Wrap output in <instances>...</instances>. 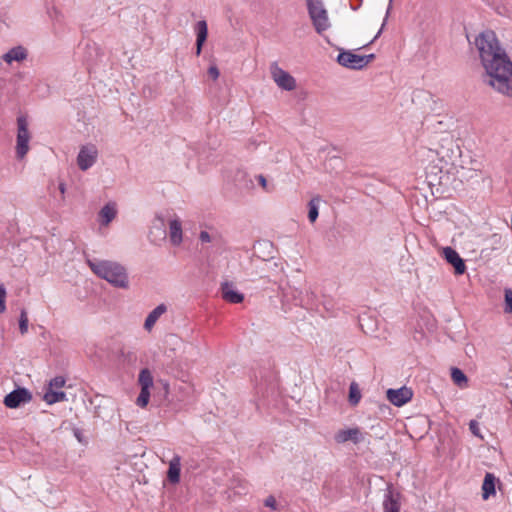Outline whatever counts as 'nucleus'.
I'll return each instance as SVG.
<instances>
[{
    "mask_svg": "<svg viewBox=\"0 0 512 512\" xmlns=\"http://www.w3.org/2000/svg\"><path fill=\"white\" fill-rule=\"evenodd\" d=\"M485 70L484 82L498 93L512 98V61L492 30L479 33L474 40Z\"/></svg>",
    "mask_w": 512,
    "mask_h": 512,
    "instance_id": "nucleus-1",
    "label": "nucleus"
},
{
    "mask_svg": "<svg viewBox=\"0 0 512 512\" xmlns=\"http://www.w3.org/2000/svg\"><path fill=\"white\" fill-rule=\"evenodd\" d=\"M90 269L98 277L118 288H128L129 280L126 269L118 262L93 259L87 261Z\"/></svg>",
    "mask_w": 512,
    "mask_h": 512,
    "instance_id": "nucleus-2",
    "label": "nucleus"
},
{
    "mask_svg": "<svg viewBox=\"0 0 512 512\" xmlns=\"http://www.w3.org/2000/svg\"><path fill=\"white\" fill-rule=\"evenodd\" d=\"M459 152V147L451 135H443L437 142L435 148H429L425 151L427 158L437 156L440 162H451Z\"/></svg>",
    "mask_w": 512,
    "mask_h": 512,
    "instance_id": "nucleus-3",
    "label": "nucleus"
},
{
    "mask_svg": "<svg viewBox=\"0 0 512 512\" xmlns=\"http://www.w3.org/2000/svg\"><path fill=\"white\" fill-rule=\"evenodd\" d=\"M309 16L317 33L322 34L330 27L327 10L322 0H306Z\"/></svg>",
    "mask_w": 512,
    "mask_h": 512,
    "instance_id": "nucleus-4",
    "label": "nucleus"
},
{
    "mask_svg": "<svg viewBox=\"0 0 512 512\" xmlns=\"http://www.w3.org/2000/svg\"><path fill=\"white\" fill-rule=\"evenodd\" d=\"M31 133L29 131V123L26 116L21 115L17 118V136H16V156L23 159L29 152V142Z\"/></svg>",
    "mask_w": 512,
    "mask_h": 512,
    "instance_id": "nucleus-5",
    "label": "nucleus"
},
{
    "mask_svg": "<svg viewBox=\"0 0 512 512\" xmlns=\"http://www.w3.org/2000/svg\"><path fill=\"white\" fill-rule=\"evenodd\" d=\"M270 75L278 88L285 91H293L296 88V79L287 71L282 69L278 63L270 65Z\"/></svg>",
    "mask_w": 512,
    "mask_h": 512,
    "instance_id": "nucleus-6",
    "label": "nucleus"
},
{
    "mask_svg": "<svg viewBox=\"0 0 512 512\" xmlns=\"http://www.w3.org/2000/svg\"><path fill=\"white\" fill-rule=\"evenodd\" d=\"M374 58L373 54L370 55H357L351 51H344L339 53L337 61L340 65L350 69H362Z\"/></svg>",
    "mask_w": 512,
    "mask_h": 512,
    "instance_id": "nucleus-7",
    "label": "nucleus"
},
{
    "mask_svg": "<svg viewBox=\"0 0 512 512\" xmlns=\"http://www.w3.org/2000/svg\"><path fill=\"white\" fill-rule=\"evenodd\" d=\"M65 379L62 376H57L51 379L49 387L44 394V401L51 405L57 402L66 400V394L60 389L65 385Z\"/></svg>",
    "mask_w": 512,
    "mask_h": 512,
    "instance_id": "nucleus-8",
    "label": "nucleus"
},
{
    "mask_svg": "<svg viewBox=\"0 0 512 512\" xmlns=\"http://www.w3.org/2000/svg\"><path fill=\"white\" fill-rule=\"evenodd\" d=\"M98 149L93 144L83 145L77 155V165L80 170L87 171L97 161Z\"/></svg>",
    "mask_w": 512,
    "mask_h": 512,
    "instance_id": "nucleus-9",
    "label": "nucleus"
},
{
    "mask_svg": "<svg viewBox=\"0 0 512 512\" xmlns=\"http://www.w3.org/2000/svg\"><path fill=\"white\" fill-rule=\"evenodd\" d=\"M441 256L454 268L455 275H463L466 272V265L459 253L452 247H443Z\"/></svg>",
    "mask_w": 512,
    "mask_h": 512,
    "instance_id": "nucleus-10",
    "label": "nucleus"
},
{
    "mask_svg": "<svg viewBox=\"0 0 512 512\" xmlns=\"http://www.w3.org/2000/svg\"><path fill=\"white\" fill-rule=\"evenodd\" d=\"M31 399L32 395L26 388H18L7 394L3 403L6 407L15 409L22 404L30 402Z\"/></svg>",
    "mask_w": 512,
    "mask_h": 512,
    "instance_id": "nucleus-11",
    "label": "nucleus"
},
{
    "mask_svg": "<svg viewBox=\"0 0 512 512\" xmlns=\"http://www.w3.org/2000/svg\"><path fill=\"white\" fill-rule=\"evenodd\" d=\"M386 397L391 404L401 407L412 399L413 392L410 388L403 386L398 389H388Z\"/></svg>",
    "mask_w": 512,
    "mask_h": 512,
    "instance_id": "nucleus-12",
    "label": "nucleus"
},
{
    "mask_svg": "<svg viewBox=\"0 0 512 512\" xmlns=\"http://www.w3.org/2000/svg\"><path fill=\"white\" fill-rule=\"evenodd\" d=\"M334 440L339 444L348 441L358 444L364 440V434L358 427L341 429L335 433Z\"/></svg>",
    "mask_w": 512,
    "mask_h": 512,
    "instance_id": "nucleus-13",
    "label": "nucleus"
},
{
    "mask_svg": "<svg viewBox=\"0 0 512 512\" xmlns=\"http://www.w3.org/2000/svg\"><path fill=\"white\" fill-rule=\"evenodd\" d=\"M400 494L396 492L391 484L387 486L383 498L384 512H399L400 511Z\"/></svg>",
    "mask_w": 512,
    "mask_h": 512,
    "instance_id": "nucleus-14",
    "label": "nucleus"
},
{
    "mask_svg": "<svg viewBox=\"0 0 512 512\" xmlns=\"http://www.w3.org/2000/svg\"><path fill=\"white\" fill-rule=\"evenodd\" d=\"M222 298L229 303L237 304L244 300V295L240 293L235 285L230 282H224L221 285Z\"/></svg>",
    "mask_w": 512,
    "mask_h": 512,
    "instance_id": "nucleus-15",
    "label": "nucleus"
},
{
    "mask_svg": "<svg viewBox=\"0 0 512 512\" xmlns=\"http://www.w3.org/2000/svg\"><path fill=\"white\" fill-rule=\"evenodd\" d=\"M169 239L173 246H179L183 241L182 222L178 217L169 221Z\"/></svg>",
    "mask_w": 512,
    "mask_h": 512,
    "instance_id": "nucleus-16",
    "label": "nucleus"
},
{
    "mask_svg": "<svg viewBox=\"0 0 512 512\" xmlns=\"http://www.w3.org/2000/svg\"><path fill=\"white\" fill-rule=\"evenodd\" d=\"M117 215V205L114 202H109L104 205L99 212V222L103 226H108Z\"/></svg>",
    "mask_w": 512,
    "mask_h": 512,
    "instance_id": "nucleus-17",
    "label": "nucleus"
},
{
    "mask_svg": "<svg viewBox=\"0 0 512 512\" xmlns=\"http://www.w3.org/2000/svg\"><path fill=\"white\" fill-rule=\"evenodd\" d=\"M27 50L22 46H16L8 50L5 54L2 55V60L7 64H12L13 62H22L27 58Z\"/></svg>",
    "mask_w": 512,
    "mask_h": 512,
    "instance_id": "nucleus-18",
    "label": "nucleus"
},
{
    "mask_svg": "<svg viewBox=\"0 0 512 512\" xmlns=\"http://www.w3.org/2000/svg\"><path fill=\"white\" fill-rule=\"evenodd\" d=\"M195 33H196V54L200 55L202 51L203 44L205 43L208 35V26L205 20H200L195 25Z\"/></svg>",
    "mask_w": 512,
    "mask_h": 512,
    "instance_id": "nucleus-19",
    "label": "nucleus"
},
{
    "mask_svg": "<svg viewBox=\"0 0 512 512\" xmlns=\"http://www.w3.org/2000/svg\"><path fill=\"white\" fill-rule=\"evenodd\" d=\"M498 479L492 473H486L482 483V498L488 500L491 496L496 493V482Z\"/></svg>",
    "mask_w": 512,
    "mask_h": 512,
    "instance_id": "nucleus-20",
    "label": "nucleus"
},
{
    "mask_svg": "<svg viewBox=\"0 0 512 512\" xmlns=\"http://www.w3.org/2000/svg\"><path fill=\"white\" fill-rule=\"evenodd\" d=\"M167 311V306L165 304H160L156 308H154L146 317L144 322V328L147 331H151L158 319L165 314Z\"/></svg>",
    "mask_w": 512,
    "mask_h": 512,
    "instance_id": "nucleus-21",
    "label": "nucleus"
},
{
    "mask_svg": "<svg viewBox=\"0 0 512 512\" xmlns=\"http://www.w3.org/2000/svg\"><path fill=\"white\" fill-rule=\"evenodd\" d=\"M180 471H181V458L176 455L172 458V460L169 463V469L167 472L168 480L176 484L180 480Z\"/></svg>",
    "mask_w": 512,
    "mask_h": 512,
    "instance_id": "nucleus-22",
    "label": "nucleus"
},
{
    "mask_svg": "<svg viewBox=\"0 0 512 512\" xmlns=\"http://www.w3.org/2000/svg\"><path fill=\"white\" fill-rule=\"evenodd\" d=\"M138 381L141 385V389L143 390H150V388L153 386V377L148 369H142L140 371Z\"/></svg>",
    "mask_w": 512,
    "mask_h": 512,
    "instance_id": "nucleus-23",
    "label": "nucleus"
},
{
    "mask_svg": "<svg viewBox=\"0 0 512 512\" xmlns=\"http://www.w3.org/2000/svg\"><path fill=\"white\" fill-rule=\"evenodd\" d=\"M451 378L453 382L461 388L467 387L468 385V379L466 375L459 368L451 369Z\"/></svg>",
    "mask_w": 512,
    "mask_h": 512,
    "instance_id": "nucleus-24",
    "label": "nucleus"
},
{
    "mask_svg": "<svg viewBox=\"0 0 512 512\" xmlns=\"http://www.w3.org/2000/svg\"><path fill=\"white\" fill-rule=\"evenodd\" d=\"M316 300V295L314 291L309 287L305 289V293H303V297L299 299L298 305L301 307H309L314 304Z\"/></svg>",
    "mask_w": 512,
    "mask_h": 512,
    "instance_id": "nucleus-25",
    "label": "nucleus"
},
{
    "mask_svg": "<svg viewBox=\"0 0 512 512\" xmlns=\"http://www.w3.org/2000/svg\"><path fill=\"white\" fill-rule=\"evenodd\" d=\"M319 201H320V199L318 197H316V198L311 199L308 203V207H309L308 219L311 223H314L318 218Z\"/></svg>",
    "mask_w": 512,
    "mask_h": 512,
    "instance_id": "nucleus-26",
    "label": "nucleus"
},
{
    "mask_svg": "<svg viewBox=\"0 0 512 512\" xmlns=\"http://www.w3.org/2000/svg\"><path fill=\"white\" fill-rule=\"evenodd\" d=\"M28 314L25 309H21L20 311V317H19V330L22 335L26 334L28 332Z\"/></svg>",
    "mask_w": 512,
    "mask_h": 512,
    "instance_id": "nucleus-27",
    "label": "nucleus"
},
{
    "mask_svg": "<svg viewBox=\"0 0 512 512\" xmlns=\"http://www.w3.org/2000/svg\"><path fill=\"white\" fill-rule=\"evenodd\" d=\"M360 398H361V394H360L359 389L357 388V385L352 383L350 385V389H349V401H350V403L352 405H356L360 401Z\"/></svg>",
    "mask_w": 512,
    "mask_h": 512,
    "instance_id": "nucleus-28",
    "label": "nucleus"
},
{
    "mask_svg": "<svg viewBox=\"0 0 512 512\" xmlns=\"http://www.w3.org/2000/svg\"><path fill=\"white\" fill-rule=\"evenodd\" d=\"M150 399V390L141 389L137 397L136 404L142 408L146 407Z\"/></svg>",
    "mask_w": 512,
    "mask_h": 512,
    "instance_id": "nucleus-29",
    "label": "nucleus"
},
{
    "mask_svg": "<svg viewBox=\"0 0 512 512\" xmlns=\"http://www.w3.org/2000/svg\"><path fill=\"white\" fill-rule=\"evenodd\" d=\"M505 297V309L504 311L508 314L512 313V290L511 289H505L504 292Z\"/></svg>",
    "mask_w": 512,
    "mask_h": 512,
    "instance_id": "nucleus-30",
    "label": "nucleus"
},
{
    "mask_svg": "<svg viewBox=\"0 0 512 512\" xmlns=\"http://www.w3.org/2000/svg\"><path fill=\"white\" fill-rule=\"evenodd\" d=\"M469 429L471 431V433L480 438V439H483V436L481 435L480 433V428H479V424L476 420H471L470 423H469Z\"/></svg>",
    "mask_w": 512,
    "mask_h": 512,
    "instance_id": "nucleus-31",
    "label": "nucleus"
},
{
    "mask_svg": "<svg viewBox=\"0 0 512 512\" xmlns=\"http://www.w3.org/2000/svg\"><path fill=\"white\" fill-rule=\"evenodd\" d=\"M153 229H158V231L160 232V235L165 234L164 221L161 217L156 218L154 225H153Z\"/></svg>",
    "mask_w": 512,
    "mask_h": 512,
    "instance_id": "nucleus-32",
    "label": "nucleus"
},
{
    "mask_svg": "<svg viewBox=\"0 0 512 512\" xmlns=\"http://www.w3.org/2000/svg\"><path fill=\"white\" fill-rule=\"evenodd\" d=\"M266 507L271 508L272 510H277V501L273 496H269L265 499L264 502Z\"/></svg>",
    "mask_w": 512,
    "mask_h": 512,
    "instance_id": "nucleus-33",
    "label": "nucleus"
},
{
    "mask_svg": "<svg viewBox=\"0 0 512 512\" xmlns=\"http://www.w3.org/2000/svg\"><path fill=\"white\" fill-rule=\"evenodd\" d=\"M256 179H257L258 183L261 185V187H262L265 191H267V192H269V191H270V188H269V186H268V182H267L266 178H265L263 175H258V176H256Z\"/></svg>",
    "mask_w": 512,
    "mask_h": 512,
    "instance_id": "nucleus-34",
    "label": "nucleus"
},
{
    "mask_svg": "<svg viewBox=\"0 0 512 512\" xmlns=\"http://www.w3.org/2000/svg\"><path fill=\"white\" fill-rule=\"evenodd\" d=\"M208 74L211 76L214 80L218 79L220 72L216 66H211L208 69Z\"/></svg>",
    "mask_w": 512,
    "mask_h": 512,
    "instance_id": "nucleus-35",
    "label": "nucleus"
},
{
    "mask_svg": "<svg viewBox=\"0 0 512 512\" xmlns=\"http://www.w3.org/2000/svg\"><path fill=\"white\" fill-rule=\"evenodd\" d=\"M199 239L203 243L211 242V236L207 231H201L199 234Z\"/></svg>",
    "mask_w": 512,
    "mask_h": 512,
    "instance_id": "nucleus-36",
    "label": "nucleus"
},
{
    "mask_svg": "<svg viewBox=\"0 0 512 512\" xmlns=\"http://www.w3.org/2000/svg\"><path fill=\"white\" fill-rule=\"evenodd\" d=\"M291 295L293 299L296 301V304L298 305L299 299L303 297V292L299 289H293Z\"/></svg>",
    "mask_w": 512,
    "mask_h": 512,
    "instance_id": "nucleus-37",
    "label": "nucleus"
},
{
    "mask_svg": "<svg viewBox=\"0 0 512 512\" xmlns=\"http://www.w3.org/2000/svg\"><path fill=\"white\" fill-rule=\"evenodd\" d=\"M391 6H392V0H390V2H389V6H388V9H387V12H386V17H385V19H387L388 15H389V12H390ZM384 21H386V20H384ZM384 25H385V22H383L382 27H381V29L378 31V33H377V35L375 36V38H377V37L381 34V32H382V29H383Z\"/></svg>",
    "mask_w": 512,
    "mask_h": 512,
    "instance_id": "nucleus-38",
    "label": "nucleus"
},
{
    "mask_svg": "<svg viewBox=\"0 0 512 512\" xmlns=\"http://www.w3.org/2000/svg\"><path fill=\"white\" fill-rule=\"evenodd\" d=\"M0 299L6 300V289L3 284H0Z\"/></svg>",
    "mask_w": 512,
    "mask_h": 512,
    "instance_id": "nucleus-39",
    "label": "nucleus"
},
{
    "mask_svg": "<svg viewBox=\"0 0 512 512\" xmlns=\"http://www.w3.org/2000/svg\"><path fill=\"white\" fill-rule=\"evenodd\" d=\"M6 311L5 300L0 299V313H4Z\"/></svg>",
    "mask_w": 512,
    "mask_h": 512,
    "instance_id": "nucleus-40",
    "label": "nucleus"
},
{
    "mask_svg": "<svg viewBox=\"0 0 512 512\" xmlns=\"http://www.w3.org/2000/svg\"><path fill=\"white\" fill-rule=\"evenodd\" d=\"M59 190H60L61 194L65 193L66 188H65V184L64 183H60L59 184Z\"/></svg>",
    "mask_w": 512,
    "mask_h": 512,
    "instance_id": "nucleus-41",
    "label": "nucleus"
}]
</instances>
